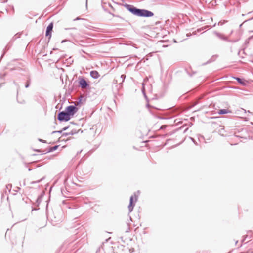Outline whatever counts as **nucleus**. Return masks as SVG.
<instances>
[{
  "label": "nucleus",
  "mask_w": 253,
  "mask_h": 253,
  "mask_svg": "<svg viewBox=\"0 0 253 253\" xmlns=\"http://www.w3.org/2000/svg\"><path fill=\"white\" fill-rule=\"evenodd\" d=\"M134 15L142 17H151L154 16L153 12L145 9H140L129 4H120Z\"/></svg>",
  "instance_id": "nucleus-1"
},
{
  "label": "nucleus",
  "mask_w": 253,
  "mask_h": 253,
  "mask_svg": "<svg viewBox=\"0 0 253 253\" xmlns=\"http://www.w3.org/2000/svg\"><path fill=\"white\" fill-rule=\"evenodd\" d=\"M71 118L68 114V113L65 111V110H63L62 111L59 112L57 115V119L58 120L61 122H67L70 120Z\"/></svg>",
  "instance_id": "nucleus-2"
},
{
  "label": "nucleus",
  "mask_w": 253,
  "mask_h": 253,
  "mask_svg": "<svg viewBox=\"0 0 253 253\" xmlns=\"http://www.w3.org/2000/svg\"><path fill=\"white\" fill-rule=\"evenodd\" d=\"M138 196L136 195L135 193L130 196L129 199V204L128 206L129 212H131L135 205L136 202L138 200Z\"/></svg>",
  "instance_id": "nucleus-3"
},
{
  "label": "nucleus",
  "mask_w": 253,
  "mask_h": 253,
  "mask_svg": "<svg viewBox=\"0 0 253 253\" xmlns=\"http://www.w3.org/2000/svg\"><path fill=\"white\" fill-rule=\"evenodd\" d=\"M79 86L83 89L88 88L90 87L89 82H87L83 76H79L78 78Z\"/></svg>",
  "instance_id": "nucleus-4"
},
{
  "label": "nucleus",
  "mask_w": 253,
  "mask_h": 253,
  "mask_svg": "<svg viewBox=\"0 0 253 253\" xmlns=\"http://www.w3.org/2000/svg\"><path fill=\"white\" fill-rule=\"evenodd\" d=\"M65 110L71 118L77 113L78 108L76 107V105H69L66 107Z\"/></svg>",
  "instance_id": "nucleus-5"
},
{
  "label": "nucleus",
  "mask_w": 253,
  "mask_h": 253,
  "mask_svg": "<svg viewBox=\"0 0 253 253\" xmlns=\"http://www.w3.org/2000/svg\"><path fill=\"white\" fill-rule=\"evenodd\" d=\"M53 28V23L51 22L47 26L46 29L45 36L46 37H48V42L49 41V40L51 37Z\"/></svg>",
  "instance_id": "nucleus-6"
},
{
  "label": "nucleus",
  "mask_w": 253,
  "mask_h": 253,
  "mask_svg": "<svg viewBox=\"0 0 253 253\" xmlns=\"http://www.w3.org/2000/svg\"><path fill=\"white\" fill-rule=\"evenodd\" d=\"M232 77L233 79H234L235 80H236L239 84H240L243 86H245L247 85V82L244 79L240 78L238 77Z\"/></svg>",
  "instance_id": "nucleus-7"
},
{
  "label": "nucleus",
  "mask_w": 253,
  "mask_h": 253,
  "mask_svg": "<svg viewBox=\"0 0 253 253\" xmlns=\"http://www.w3.org/2000/svg\"><path fill=\"white\" fill-rule=\"evenodd\" d=\"M91 169V168L89 165H84L82 167V174L85 175L89 173Z\"/></svg>",
  "instance_id": "nucleus-8"
},
{
  "label": "nucleus",
  "mask_w": 253,
  "mask_h": 253,
  "mask_svg": "<svg viewBox=\"0 0 253 253\" xmlns=\"http://www.w3.org/2000/svg\"><path fill=\"white\" fill-rule=\"evenodd\" d=\"M58 147L59 145H55L53 147H49L47 150H43L42 154H45L46 153L55 151L58 149Z\"/></svg>",
  "instance_id": "nucleus-9"
},
{
  "label": "nucleus",
  "mask_w": 253,
  "mask_h": 253,
  "mask_svg": "<svg viewBox=\"0 0 253 253\" xmlns=\"http://www.w3.org/2000/svg\"><path fill=\"white\" fill-rule=\"evenodd\" d=\"M214 33L215 34V35L216 36H217L220 39H222L224 41H227V42H231V40H229L227 37L225 36L224 35L220 34V33H219L217 31H214Z\"/></svg>",
  "instance_id": "nucleus-10"
},
{
  "label": "nucleus",
  "mask_w": 253,
  "mask_h": 253,
  "mask_svg": "<svg viewBox=\"0 0 253 253\" xmlns=\"http://www.w3.org/2000/svg\"><path fill=\"white\" fill-rule=\"evenodd\" d=\"M45 194L44 192H42L41 194L38 197L35 203L34 204L36 206H39V205L41 203L42 198Z\"/></svg>",
  "instance_id": "nucleus-11"
},
{
  "label": "nucleus",
  "mask_w": 253,
  "mask_h": 253,
  "mask_svg": "<svg viewBox=\"0 0 253 253\" xmlns=\"http://www.w3.org/2000/svg\"><path fill=\"white\" fill-rule=\"evenodd\" d=\"M80 130H81V129H79L78 131L76 130V129H72L69 132H64V133H62V137H66L68 135H73L74 134L78 133V132Z\"/></svg>",
  "instance_id": "nucleus-12"
},
{
  "label": "nucleus",
  "mask_w": 253,
  "mask_h": 253,
  "mask_svg": "<svg viewBox=\"0 0 253 253\" xmlns=\"http://www.w3.org/2000/svg\"><path fill=\"white\" fill-rule=\"evenodd\" d=\"M90 76L95 79L98 78L100 76L99 73L96 70L91 71L90 72Z\"/></svg>",
  "instance_id": "nucleus-13"
},
{
  "label": "nucleus",
  "mask_w": 253,
  "mask_h": 253,
  "mask_svg": "<svg viewBox=\"0 0 253 253\" xmlns=\"http://www.w3.org/2000/svg\"><path fill=\"white\" fill-rule=\"evenodd\" d=\"M13 84L17 86V95H16V99H17V102L20 103V104H25V101L24 100H22L21 101H19L18 99V93H19V89H20V87H19V85L15 82L14 81L13 82Z\"/></svg>",
  "instance_id": "nucleus-14"
},
{
  "label": "nucleus",
  "mask_w": 253,
  "mask_h": 253,
  "mask_svg": "<svg viewBox=\"0 0 253 253\" xmlns=\"http://www.w3.org/2000/svg\"><path fill=\"white\" fill-rule=\"evenodd\" d=\"M35 99L36 101H37L38 103L41 104V105H42L44 102V100L42 96L40 95H36L35 96Z\"/></svg>",
  "instance_id": "nucleus-15"
},
{
  "label": "nucleus",
  "mask_w": 253,
  "mask_h": 253,
  "mask_svg": "<svg viewBox=\"0 0 253 253\" xmlns=\"http://www.w3.org/2000/svg\"><path fill=\"white\" fill-rule=\"evenodd\" d=\"M217 57V55H213L208 61H207L206 62L202 64L203 65H205L211 63L213 61H214Z\"/></svg>",
  "instance_id": "nucleus-16"
},
{
  "label": "nucleus",
  "mask_w": 253,
  "mask_h": 253,
  "mask_svg": "<svg viewBox=\"0 0 253 253\" xmlns=\"http://www.w3.org/2000/svg\"><path fill=\"white\" fill-rule=\"evenodd\" d=\"M230 112H231V111L230 110L227 109H219L218 111V113L220 115H224Z\"/></svg>",
  "instance_id": "nucleus-17"
},
{
  "label": "nucleus",
  "mask_w": 253,
  "mask_h": 253,
  "mask_svg": "<svg viewBox=\"0 0 253 253\" xmlns=\"http://www.w3.org/2000/svg\"><path fill=\"white\" fill-rule=\"evenodd\" d=\"M10 71H15V72L14 73V74H17L19 73L21 71H23V69L20 67H16V68H11Z\"/></svg>",
  "instance_id": "nucleus-18"
},
{
  "label": "nucleus",
  "mask_w": 253,
  "mask_h": 253,
  "mask_svg": "<svg viewBox=\"0 0 253 253\" xmlns=\"http://www.w3.org/2000/svg\"><path fill=\"white\" fill-rule=\"evenodd\" d=\"M31 84V78L30 76H28L27 77V82L25 84V87L26 88H28Z\"/></svg>",
  "instance_id": "nucleus-19"
},
{
  "label": "nucleus",
  "mask_w": 253,
  "mask_h": 253,
  "mask_svg": "<svg viewBox=\"0 0 253 253\" xmlns=\"http://www.w3.org/2000/svg\"><path fill=\"white\" fill-rule=\"evenodd\" d=\"M126 78V75L125 74H122L121 75L120 77V79L121 80V82L119 83V84L120 86H122L123 83L124 82L125 79Z\"/></svg>",
  "instance_id": "nucleus-20"
},
{
  "label": "nucleus",
  "mask_w": 253,
  "mask_h": 253,
  "mask_svg": "<svg viewBox=\"0 0 253 253\" xmlns=\"http://www.w3.org/2000/svg\"><path fill=\"white\" fill-rule=\"evenodd\" d=\"M10 47V46L9 45V44H7L5 46V48L3 49V53H2V55H1V58L4 55V54L6 53V52L9 50Z\"/></svg>",
  "instance_id": "nucleus-21"
},
{
  "label": "nucleus",
  "mask_w": 253,
  "mask_h": 253,
  "mask_svg": "<svg viewBox=\"0 0 253 253\" xmlns=\"http://www.w3.org/2000/svg\"><path fill=\"white\" fill-rule=\"evenodd\" d=\"M22 35V33H18L16 34L12 38V40H15L18 38L20 37V36Z\"/></svg>",
  "instance_id": "nucleus-22"
},
{
  "label": "nucleus",
  "mask_w": 253,
  "mask_h": 253,
  "mask_svg": "<svg viewBox=\"0 0 253 253\" xmlns=\"http://www.w3.org/2000/svg\"><path fill=\"white\" fill-rule=\"evenodd\" d=\"M83 99V97L82 96H80V98L78 99V101L77 102V105H81L82 103V100Z\"/></svg>",
  "instance_id": "nucleus-23"
},
{
  "label": "nucleus",
  "mask_w": 253,
  "mask_h": 253,
  "mask_svg": "<svg viewBox=\"0 0 253 253\" xmlns=\"http://www.w3.org/2000/svg\"><path fill=\"white\" fill-rule=\"evenodd\" d=\"M44 179V177H42V178H41L40 180H37V181H33L31 182L30 184H34L35 183H40V182L42 181Z\"/></svg>",
  "instance_id": "nucleus-24"
},
{
  "label": "nucleus",
  "mask_w": 253,
  "mask_h": 253,
  "mask_svg": "<svg viewBox=\"0 0 253 253\" xmlns=\"http://www.w3.org/2000/svg\"><path fill=\"white\" fill-rule=\"evenodd\" d=\"M63 131H62V129L61 130H57V131H53L52 132V134H54V133H60V134H62L63 133Z\"/></svg>",
  "instance_id": "nucleus-25"
},
{
  "label": "nucleus",
  "mask_w": 253,
  "mask_h": 253,
  "mask_svg": "<svg viewBox=\"0 0 253 253\" xmlns=\"http://www.w3.org/2000/svg\"><path fill=\"white\" fill-rule=\"evenodd\" d=\"M70 127V126L68 125V126H64L63 128H62V131H66L67 130L68 128H69Z\"/></svg>",
  "instance_id": "nucleus-26"
},
{
  "label": "nucleus",
  "mask_w": 253,
  "mask_h": 253,
  "mask_svg": "<svg viewBox=\"0 0 253 253\" xmlns=\"http://www.w3.org/2000/svg\"><path fill=\"white\" fill-rule=\"evenodd\" d=\"M219 127H220V129H219V131L220 132H222V130H223L224 129V126L220 125Z\"/></svg>",
  "instance_id": "nucleus-27"
},
{
  "label": "nucleus",
  "mask_w": 253,
  "mask_h": 253,
  "mask_svg": "<svg viewBox=\"0 0 253 253\" xmlns=\"http://www.w3.org/2000/svg\"><path fill=\"white\" fill-rule=\"evenodd\" d=\"M226 22H227V21H225V20H224V21H219L218 22V25H223Z\"/></svg>",
  "instance_id": "nucleus-28"
},
{
  "label": "nucleus",
  "mask_w": 253,
  "mask_h": 253,
  "mask_svg": "<svg viewBox=\"0 0 253 253\" xmlns=\"http://www.w3.org/2000/svg\"><path fill=\"white\" fill-rule=\"evenodd\" d=\"M190 139L191 140V141L196 145H198V143L196 141V140L192 137H190Z\"/></svg>",
  "instance_id": "nucleus-29"
},
{
  "label": "nucleus",
  "mask_w": 253,
  "mask_h": 253,
  "mask_svg": "<svg viewBox=\"0 0 253 253\" xmlns=\"http://www.w3.org/2000/svg\"><path fill=\"white\" fill-rule=\"evenodd\" d=\"M252 39H250V37L245 41V44H248L249 43V42H250V41Z\"/></svg>",
  "instance_id": "nucleus-30"
},
{
  "label": "nucleus",
  "mask_w": 253,
  "mask_h": 253,
  "mask_svg": "<svg viewBox=\"0 0 253 253\" xmlns=\"http://www.w3.org/2000/svg\"><path fill=\"white\" fill-rule=\"evenodd\" d=\"M143 95H144V97H145V99L146 100V101L147 102H148L149 100H148V98L147 96V95H146V92H143Z\"/></svg>",
  "instance_id": "nucleus-31"
},
{
  "label": "nucleus",
  "mask_w": 253,
  "mask_h": 253,
  "mask_svg": "<svg viewBox=\"0 0 253 253\" xmlns=\"http://www.w3.org/2000/svg\"><path fill=\"white\" fill-rule=\"evenodd\" d=\"M167 125H162L161 126H160V129H166V127H167Z\"/></svg>",
  "instance_id": "nucleus-32"
},
{
  "label": "nucleus",
  "mask_w": 253,
  "mask_h": 253,
  "mask_svg": "<svg viewBox=\"0 0 253 253\" xmlns=\"http://www.w3.org/2000/svg\"><path fill=\"white\" fill-rule=\"evenodd\" d=\"M253 19V18H251V19H248V20H245L244 22H243L242 24H241L239 25V27H240V28H241V27H242V25L243 24V23H244L245 22H247V21H249V20H250L251 19Z\"/></svg>",
  "instance_id": "nucleus-33"
},
{
  "label": "nucleus",
  "mask_w": 253,
  "mask_h": 253,
  "mask_svg": "<svg viewBox=\"0 0 253 253\" xmlns=\"http://www.w3.org/2000/svg\"><path fill=\"white\" fill-rule=\"evenodd\" d=\"M12 187V185L11 184H9L6 185V188L10 189Z\"/></svg>",
  "instance_id": "nucleus-34"
},
{
  "label": "nucleus",
  "mask_w": 253,
  "mask_h": 253,
  "mask_svg": "<svg viewBox=\"0 0 253 253\" xmlns=\"http://www.w3.org/2000/svg\"><path fill=\"white\" fill-rule=\"evenodd\" d=\"M38 140L40 142H42V143H46V140H43V139H39Z\"/></svg>",
  "instance_id": "nucleus-35"
},
{
  "label": "nucleus",
  "mask_w": 253,
  "mask_h": 253,
  "mask_svg": "<svg viewBox=\"0 0 253 253\" xmlns=\"http://www.w3.org/2000/svg\"><path fill=\"white\" fill-rule=\"evenodd\" d=\"M81 19H82L80 18L79 17H77V18H76L75 19H74V21H76V20H81Z\"/></svg>",
  "instance_id": "nucleus-36"
},
{
  "label": "nucleus",
  "mask_w": 253,
  "mask_h": 253,
  "mask_svg": "<svg viewBox=\"0 0 253 253\" xmlns=\"http://www.w3.org/2000/svg\"><path fill=\"white\" fill-rule=\"evenodd\" d=\"M34 151L38 152H42V151L40 149H35Z\"/></svg>",
  "instance_id": "nucleus-37"
},
{
  "label": "nucleus",
  "mask_w": 253,
  "mask_h": 253,
  "mask_svg": "<svg viewBox=\"0 0 253 253\" xmlns=\"http://www.w3.org/2000/svg\"><path fill=\"white\" fill-rule=\"evenodd\" d=\"M231 40V42H237V41H238V40Z\"/></svg>",
  "instance_id": "nucleus-38"
},
{
  "label": "nucleus",
  "mask_w": 253,
  "mask_h": 253,
  "mask_svg": "<svg viewBox=\"0 0 253 253\" xmlns=\"http://www.w3.org/2000/svg\"><path fill=\"white\" fill-rule=\"evenodd\" d=\"M5 84V83H0V88L3 86L4 85V84Z\"/></svg>",
  "instance_id": "nucleus-39"
},
{
  "label": "nucleus",
  "mask_w": 253,
  "mask_h": 253,
  "mask_svg": "<svg viewBox=\"0 0 253 253\" xmlns=\"http://www.w3.org/2000/svg\"><path fill=\"white\" fill-rule=\"evenodd\" d=\"M118 81H121V80H120V79H119V80H115V81H114V82L115 83L117 84V83H118Z\"/></svg>",
  "instance_id": "nucleus-40"
},
{
  "label": "nucleus",
  "mask_w": 253,
  "mask_h": 253,
  "mask_svg": "<svg viewBox=\"0 0 253 253\" xmlns=\"http://www.w3.org/2000/svg\"><path fill=\"white\" fill-rule=\"evenodd\" d=\"M39 209V208H32V211H36V210H38Z\"/></svg>",
  "instance_id": "nucleus-41"
},
{
  "label": "nucleus",
  "mask_w": 253,
  "mask_h": 253,
  "mask_svg": "<svg viewBox=\"0 0 253 253\" xmlns=\"http://www.w3.org/2000/svg\"><path fill=\"white\" fill-rule=\"evenodd\" d=\"M142 90V92L143 93V92H145V88L144 86H143V87L141 89Z\"/></svg>",
  "instance_id": "nucleus-42"
},
{
  "label": "nucleus",
  "mask_w": 253,
  "mask_h": 253,
  "mask_svg": "<svg viewBox=\"0 0 253 253\" xmlns=\"http://www.w3.org/2000/svg\"><path fill=\"white\" fill-rule=\"evenodd\" d=\"M62 137L61 136V137H60V138H59L58 141V142H60V141H63V140L61 139V138H62Z\"/></svg>",
  "instance_id": "nucleus-43"
},
{
  "label": "nucleus",
  "mask_w": 253,
  "mask_h": 253,
  "mask_svg": "<svg viewBox=\"0 0 253 253\" xmlns=\"http://www.w3.org/2000/svg\"><path fill=\"white\" fill-rule=\"evenodd\" d=\"M113 16V17H119V18H121V17L119 15H114V14H112Z\"/></svg>",
  "instance_id": "nucleus-44"
},
{
  "label": "nucleus",
  "mask_w": 253,
  "mask_h": 253,
  "mask_svg": "<svg viewBox=\"0 0 253 253\" xmlns=\"http://www.w3.org/2000/svg\"><path fill=\"white\" fill-rule=\"evenodd\" d=\"M235 136H236V137H238L243 138V136H239V135H236V134L235 135Z\"/></svg>",
  "instance_id": "nucleus-45"
},
{
  "label": "nucleus",
  "mask_w": 253,
  "mask_h": 253,
  "mask_svg": "<svg viewBox=\"0 0 253 253\" xmlns=\"http://www.w3.org/2000/svg\"><path fill=\"white\" fill-rule=\"evenodd\" d=\"M100 247H99L98 249L96 251V253H98V252H99L100 251Z\"/></svg>",
  "instance_id": "nucleus-46"
},
{
  "label": "nucleus",
  "mask_w": 253,
  "mask_h": 253,
  "mask_svg": "<svg viewBox=\"0 0 253 253\" xmlns=\"http://www.w3.org/2000/svg\"><path fill=\"white\" fill-rule=\"evenodd\" d=\"M65 42H66V40H63L62 41L61 43H64Z\"/></svg>",
  "instance_id": "nucleus-47"
},
{
  "label": "nucleus",
  "mask_w": 253,
  "mask_h": 253,
  "mask_svg": "<svg viewBox=\"0 0 253 253\" xmlns=\"http://www.w3.org/2000/svg\"><path fill=\"white\" fill-rule=\"evenodd\" d=\"M245 240V238H244V239H243L242 240H241V242L243 243V242H244V241Z\"/></svg>",
  "instance_id": "nucleus-48"
},
{
  "label": "nucleus",
  "mask_w": 253,
  "mask_h": 253,
  "mask_svg": "<svg viewBox=\"0 0 253 253\" xmlns=\"http://www.w3.org/2000/svg\"><path fill=\"white\" fill-rule=\"evenodd\" d=\"M32 170V169H31V168H29L28 169V171H31Z\"/></svg>",
  "instance_id": "nucleus-49"
},
{
  "label": "nucleus",
  "mask_w": 253,
  "mask_h": 253,
  "mask_svg": "<svg viewBox=\"0 0 253 253\" xmlns=\"http://www.w3.org/2000/svg\"><path fill=\"white\" fill-rule=\"evenodd\" d=\"M250 39H253V35L250 37Z\"/></svg>",
  "instance_id": "nucleus-50"
},
{
  "label": "nucleus",
  "mask_w": 253,
  "mask_h": 253,
  "mask_svg": "<svg viewBox=\"0 0 253 253\" xmlns=\"http://www.w3.org/2000/svg\"><path fill=\"white\" fill-rule=\"evenodd\" d=\"M87 6V0H86V7Z\"/></svg>",
  "instance_id": "nucleus-51"
},
{
  "label": "nucleus",
  "mask_w": 253,
  "mask_h": 253,
  "mask_svg": "<svg viewBox=\"0 0 253 253\" xmlns=\"http://www.w3.org/2000/svg\"><path fill=\"white\" fill-rule=\"evenodd\" d=\"M110 239V238H108V239H107L106 240V242H108V240H109Z\"/></svg>",
  "instance_id": "nucleus-52"
},
{
  "label": "nucleus",
  "mask_w": 253,
  "mask_h": 253,
  "mask_svg": "<svg viewBox=\"0 0 253 253\" xmlns=\"http://www.w3.org/2000/svg\"><path fill=\"white\" fill-rule=\"evenodd\" d=\"M233 30H232V31H231V32H230V35H231V34L233 33Z\"/></svg>",
  "instance_id": "nucleus-53"
},
{
  "label": "nucleus",
  "mask_w": 253,
  "mask_h": 253,
  "mask_svg": "<svg viewBox=\"0 0 253 253\" xmlns=\"http://www.w3.org/2000/svg\"><path fill=\"white\" fill-rule=\"evenodd\" d=\"M146 106H147V107H149V106H150V105H149V104H147L146 105Z\"/></svg>",
  "instance_id": "nucleus-54"
},
{
  "label": "nucleus",
  "mask_w": 253,
  "mask_h": 253,
  "mask_svg": "<svg viewBox=\"0 0 253 253\" xmlns=\"http://www.w3.org/2000/svg\"><path fill=\"white\" fill-rule=\"evenodd\" d=\"M160 119H166L165 118H163V117H162V118H160Z\"/></svg>",
  "instance_id": "nucleus-55"
},
{
  "label": "nucleus",
  "mask_w": 253,
  "mask_h": 253,
  "mask_svg": "<svg viewBox=\"0 0 253 253\" xmlns=\"http://www.w3.org/2000/svg\"><path fill=\"white\" fill-rule=\"evenodd\" d=\"M70 28H65V30L69 29ZM73 29H76L75 28H73Z\"/></svg>",
  "instance_id": "nucleus-56"
},
{
  "label": "nucleus",
  "mask_w": 253,
  "mask_h": 253,
  "mask_svg": "<svg viewBox=\"0 0 253 253\" xmlns=\"http://www.w3.org/2000/svg\"><path fill=\"white\" fill-rule=\"evenodd\" d=\"M81 151H80V152H78L77 154H80V153H81Z\"/></svg>",
  "instance_id": "nucleus-57"
},
{
  "label": "nucleus",
  "mask_w": 253,
  "mask_h": 253,
  "mask_svg": "<svg viewBox=\"0 0 253 253\" xmlns=\"http://www.w3.org/2000/svg\"><path fill=\"white\" fill-rule=\"evenodd\" d=\"M33 155V156H35V155H37V154H34Z\"/></svg>",
  "instance_id": "nucleus-58"
},
{
  "label": "nucleus",
  "mask_w": 253,
  "mask_h": 253,
  "mask_svg": "<svg viewBox=\"0 0 253 253\" xmlns=\"http://www.w3.org/2000/svg\"><path fill=\"white\" fill-rule=\"evenodd\" d=\"M17 188H18V190L20 189V188H19V187H17Z\"/></svg>",
  "instance_id": "nucleus-59"
},
{
  "label": "nucleus",
  "mask_w": 253,
  "mask_h": 253,
  "mask_svg": "<svg viewBox=\"0 0 253 253\" xmlns=\"http://www.w3.org/2000/svg\"><path fill=\"white\" fill-rule=\"evenodd\" d=\"M70 123L74 124L73 122H70Z\"/></svg>",
  "instance_id": "nucleus-60"
},
{
  "label": "nucleus",
  "mask_w": 253,
  "mask_h": 253,
  "mask_svg": "<svg viewBox=\"0 0 253 253\" xmlns=\"http://www.w3.org/2000/svg\"><path fill=\"white\" fill-rule=\"evenodd\" d=\"M189 76L191 77L192 75L189 74Z\"/></svg>",
  "instance_id": "nucleus-61"
}]
</instances>
